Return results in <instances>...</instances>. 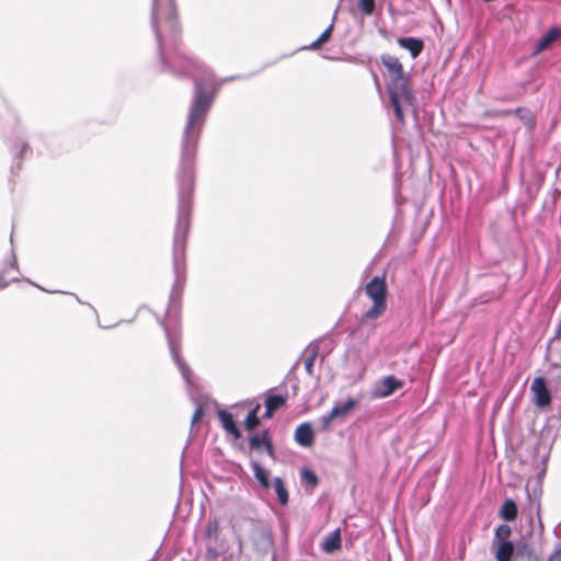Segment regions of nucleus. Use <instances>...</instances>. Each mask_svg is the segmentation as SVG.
I'll use <instances>...</instances> for the list:
<instances>
[{
  "label": "nucleus",
  "mask_w": 561,
  "mask_h": 561,
  "mask_svg": "<svg viewBox=\"0 0 561 561\" xmlns=\"http://www.w3.org/2000/svg\"><path fill=\"white\" fill-rule=\"evenodd\" d=\"M231 77L221 80L211 90H207L204 82L197 78L192 104L181 140V157L178 181V218L173 238V267L176 283L180 282V273L184 262L185 243L191 227V214L193 208V191L195 183V157L206 115L211 107L216 92L224 82L239 79Z\"/></svg>",
  "instance_id": "obj_1"
},
{
  "label": "nucleus",
  "mask_w": 561,
  "mask_h": 561,
  "mask_svg": "<svg viewBox=\"0 0 561 561\" xmlns=\"http://www.w3.org/2000/svg\"><path fill=\"white\" fill-rule=\"evenodd\" d=\"M151 27L156 35L162 70L176 76L208 75L206 67L180 49V24L174 0H152Z\"/></svg>",
  "instance_id": "obj_2"
},
{
  "label": "nucleus",
  "mask_w": 561,
  "mask_h": 561,
  "mask_svg": "<svg viewBox=\"0 0 561 561\" xmlns=\"http://www.w3.org/2000/svg\"><path fill=\"white\" fill-rule=\"evenodd\" d=\"M390 104L393 108L396 118L399 123H404V110L415 106V95L413 94L410 77L399 79H389L387 82Z\"/></svg>",
  "instance_id": "obj_3"
},
{
  "label": "nucleus",
  "mask_w": 561,
  "mask_h": 561,
  "mask_svg": "<svg viewBox=\"0 0 561 561\" xmlns=\"http://www.w3.org/2000/svg\"><path fill=\"white\" fill-rule=\"evenodd\" d=\"M365 293L373 300V306L362 316V325L378 319L387 309V285L385 276H375L371 278L365 287Z\"/></svg>",
  "instance_id": "obj_4"
},
{
  "label": "nucleus",
  "mask_w": 561,
  "mask_h": 561,
  "mask_svg": "<svg viewBox=\"0 0 561 561\" xmlns=\"http://www.w3.org/2000/svg\"><path fill=\"white\" fill-rule=\"evenodd\" d=\"M173 360L175 365L178 366L179 370L182 374L183 379L185 380L187 387H188V393L192 399V401L195 403V411L192 416V428L195 426L196 423L201 421V419L204 415V404L203 402L195 397L193 393V380H192V371L190 367L186 365V363L181 357L180 353H173Z\"/></svg>",
  "instance_id": "obj_5"
},
{
  "label": "nucleus",
  "mask_w": 561,
  "mask_h": 561,
  "mask_svg": "<svg viewBox=\"0 0 561 561\" xmlns=\"http://www.w3.org/2000/svg\"><path fill=\"white\" fill-rule=\"evenodd\" d=\"M404 385L402 379L389 375L377 380L370 391L374 399H383L391 396L394 391L401 389Z\"/></svg>",
  "instance_id": "obj_6"
},
{
  "label": "nucleus",
  "mask_w": 561,
  "mask_h": 561,
  "mask_svg": "<svg viewBox=\"0 0 561 561\" xmlns=\"http://www.w3.org/2000/svg\"><path fill=\"white\" fill-rule=\"evenodd\" d=\"M530 391L534 394V403L538 408H545L550 404L551 396L543 377H536L533 380Z\"/></svg>",
  "instance_id": "obj_7"
},
{
  "label": "nucleus",
  "mask_w": 561,
  "mask_h": 561,
  "mask_svg": "<svg viewBox=\"0 0 561 561\" xmlns=\"http://www.w3.org/2000/svg\"><path fill=\"white\" fill-rule=\"evenodd\" d=\"M380 60L389 73V79H399L408 76L404 73L403 66L399 58L385 54L381 55Z\"/></svg>",
  "instance_id": "obj_8"
},
{
  "label": "nucleus",
  "mask_w": 561,
  "mask_h": 561,
  "mask_svg": "<svg viewBox=\"0 0 561 561\" xmlns=\"http://www.w3.org/2000/svg\"><path fill=\"white\" fill-rule=\"evenodd\" d=\"M295 440L302 447H310L314 442V433L310 423H301L295 431Z\"/></svg>",
  "instance_id": "obj_9"
},
{
  "label": "nucleus",
  "mask_w": 561,
  "mask_h": 561,
  "mask_svg": "<svg viewBox=\"0 0 561 561\" xmlns=\"http://www.w3.org/2000/svg\"><path fill=\"white\" fill-rule=\"evenodd\" d=\"M254 546L260 551H266L273 543L271 533L266 528L257 527L252 535Z\"/></svg>",
  "instance_id": "obj_10"
},
{
  "label": "nucleus",
  "mask_w": 561,
  "mask_h": 561,
  "mask_svg": "<svg viewBox=\"0 0 561 561\" xmlns=\"http://www.w3.org/2000/svg\"><path fill=\"white\" fill-rule=\"evenodd\" d=\"M561 36V30L558 27L550 28L536 43L534 54L538 55L547 49L554 41Z\"/></svg>",
  "instance_id": "obj_11"
},
{
  "label": "nucleus",
  "mask_w": 561,
  "mask_h": 561,
  "mask_svg": "<svg viewBox=\"0 0 561 561\" xmlns=\"http://www.w3.org/2000/svg\"><path fill=\"white\" fill-rule=\"evenodd\" d=\"M218 417L221 423L222 428L228 433L231 434L236 439L241 437L240 430L236 425L233 421V416L231 413L220 410L218 412Z\"/></svg>",
  "instance_id": "obj_12"
},
{
  "label": "nucleus",
  "mask_w": 561,
  "mask_h": 561,
  "mask_svg": "<svg viewBox=\"0 0 561 561\" xmlns=\"http://www.w3.org/2000/svg\"><path fill=\"white\" fill-rule=\"evenodd\" d=\"M398 44L402 48L408 49L413 58H416L424 47L423 42L415 37H400Z\"/></svg>",
  "instance_id": "obj_13"
},
{
  "label": "nucleus",
  "mask_w": 561,
  "mask_h": 561,
  "mask_svg": "<svg viewBox=\"0 0 561 561\" xmlns=\"http://www.w3.org/2000/svg\"><path fill=\"white\" fill-rule=\"evenodd\" d=\"M497 548L495 550L496 561H511L515 554L514 546L511 541L496 542Z\"/></svg>",
  "instance_id": "obj_14"
},
{
  "label": "nucleus",
  "mask_w": 561,
  "mask_h": 561,
  "mask_svg": "<svg viewBox=\"0 0 561 561\" xmlns=\"http://www.w3.org/2000/svg\"><path fill=\"white\" fill-rule=\"evenodd\" d=\"M322 550L327 553H332L341 548L340 530L336 529L327 536L321 545Z\"/></svg>",
  "instance_id": "obj_15"
},
{
  "label": "nucleus",
  "mask_w": 561,
  "mask_h": 561,
  "mask_svg": "<svg viewBox=\"0 0 561 561\" xmlns=\"http://www.w3.org/2000/svg\"><path fill=\"white\" fill-rule=\"evenodd\" d=\"M500 516L502 519L506 522H512L517 516V505L514 500L506 499L501 508H500Z\"/></svg>",
  "instance_id": "obj_16"
},
{
  "label": "nucleus",
  "mask_w": 561,
  "mask_h": 561,
  "mask_svg": "<svg viewBox=\"0 0 561 561\" xmlns=\"http://www.w3.org/2000/svg\"><path fill=\"white\" fill-rule=\"evenodd\" d=\"M250 447L252 449H261L263 446L266 447L268 454L273 453V446L271 440L267 437V433L264 432L262 435H253L249 440Z\"/></svg>",
  "instance_id": "obj_17"
},
{
  "label": "nucleus",
  "mask_w": 561,
  "mask_h": 561,
  "mask_svg": "<svg viewBox=\"0 0 561 561\" xmlns=\"http://www.w3.org/2000/svg\"><path fill=\"white\" fill-rule=\"evenodd\" d=\"M335 347L332 339L330 337H321L319 340H314L308 344L305 351H332Z\"/></svg>",
  "instance_id": "obj_18"
},
{
  "label": "nucleus",
  "mask_w": 561,
  "mask_h": 561,
  "mask_svg": "<svg viewBox=\"0 0 561 561\" xmlns=\"http://www.w3.org/2000/svg\"><path fill=\"white\" fill-rule=\"evenodd\" d=\"M251 467H252L254 477L257 479L260 484L264 489H268L270 488V479H268L270 473H268V471L266 469H264L260 463H257L255 461H253L251 463Z\"/></svg>",
  "instance_id": "obj_19"
},
{
  "label": "nucleus",
  "mask_w": 561,
  "mask_h": 561,
  "mask_svg": "<svg viewBox=\"0 0 561 561\" xmlns=\"http://www.w3.org/2000/svg\"><path fill=\"white\" fill-rule=\"evenodd\" d=\"M357 404L356 400L353 398H348L344 403H335L331 410L332 415L335 417L346 415L355 405Z\"/></svg>",
  "instance_id": "obj_20"
},
{
  "label": "nucleus",
  "mask_w": 561,
  "mask_h": 561,
  "mask_svg": "<svg viewBox=\"0 0 561 561\" xmlns=\"http://www.w3.org/2000/svg\"><path fill=\"white\" fill-rule=\"evenodd\" d=\"M260 409L261 404L256 403L254 408L247 414L244 420V426L247 431H253L260 424V419L257 416Z\"/></svg>",
  "instance_id": "obj_21"
},
{
  "label": "nucleus",
  "mask_w": 561,
  "mask_h": 561,
  "mask_svg": "<svg viewBox=\"0 0 561 561\" xmlns=\"http://www.w3.org/2000/svg\"><path fill=\"white\" fill-rule=\"evenodd\" d=\"M512 561H538L536 554L527 546H523L515 551Z\"/></svg>",
  "instance_id": "obj_22"
},
{
  "label": "nucleus",
  "mask_w": 561,
  "mask_h": 561,
  "mask_svg": "<svg viewBox=\"0 0 561 561\" xmlns=\"http://www.w3.org/2000/svg\"><path fill=\"white\" fill-rule=\"evenodd\" d=\"M287 396L267 394L265 405H268L274 412L286 404Z\"/></svg>",
  "instance_id": "obj_23"
},
{
  "label": "nucleus",
  "mask_w": 561,
  "mask_h": 561,
  "mask_svg": "<svg viewBox=\"0 0 561 561\" xmlns=\"http://www.w3.org/2000/svg\"><path fill=\"white\" fill-rule=\"evenodd\" d=\"M332 32H333V22L307 48L311 49V50H316V49L320 48L330 38Z\"/></svg>",
  "instance_id": "obj_24"
},
{
  "label": "nucleus",
  "mask_w": 561,
  "mask_h": 561,
  "mask_svg": "<svg viewBox=\"0 0 561 561\" xmlns=\"http://www.w3.org/2000/svg\"><path fill=\"white\" fill-rule=\"evenodd\" d=\"M274 489L277 494L279 503L282 505H286L288 503V493L285 489L283 480L278 477L274 479Z\"/></svg>",
  "instance_id": "obj_25"
},
{
  "label": "nucleus",
  "mask_w": 561,
  "mask_h": 561,
  "mask_svg": "<svg viewBox=\"0 0 561 561\" xmlns=\"http://www.w3.org/2000/svg\"><path fill=\"white\" fill-rule=\"evenodd\" d=\"M511 527L506 524H503V525H500L496 529H495V534H494V541H493V545L495 546L496 542H504V541H508V537L511 536Z\"/></svg>",
  "instance_id": "obj_26"
},
{
  "label": "nucleus",
  "mask_w": 561,
  "mask_h": 561,
  "mask_svg": "<svg viewBox=\"0 0 561 561\" xmlns=\"http://www.w3.org/2000/svg\"><path fill=\"white\" fill-rule=\"evenodd\" d=\"M218 534H219V522L216 518L209 519L206 525V528H205L206 537L208 539L216 540L218 537Z\"/></svg>",
  "instance_id": "obj_27"
},
{
  "label": "nucleus",
  "mask_w": 561,
  "mask_h": 561,
  "mask_svg": "<svg viewBox=\"0 0 561 561\" xmlns=\"http://www.w3.org/2000/svg\"><path fill=\"white\" fill-rule=\"evenodd\" d=\"M165 334H167L170 351H178L181 347L180 337H179L178 333L170 332L165 328Z\"/></svg>",
  "instance_id": "obj_28"
},
{
  "label": "nucleus",
  "mask_w": 561,
  "mask_h": 561,
  "mask_svg": "<svg viewBox=\"0 0 561 561\" xmlns=\"http://www.w3.org/2000/svg\"><path fill=\"white\" fill-rule=\"evenodd\" d=\"M358 7L363 14L371 15L375 11V0H358Z\"/></svg>",
  "instance_id": "obj_29"
},
{
  "label": "nucleus",
  "mask_w": 561,
  "mask_h": 561,
  "mask_svg": "<svg viewBox=\"0 0 561 561\" xmlns=\"http://www.w3.org/2000/svg\"><path fill=\"white\" fill-rule=\"evenodd\" d=\"M28 145L26 141L21 140L11 147V151L15 156V159H21L23 152L27 149Z\"/></svg>",
  "instance_id": "obj_30"
},
{
  "label": "nucleus",
  "mask_w": 561,
  "mask_h": 561,
  "mask_svg": "<svg viewBox=\"0 0 561 561\" xmlns=\"http://www.w3.org/2000/svg\"><path fill=\"white\" fill-rule=\"evenodd\" d=\"M513 114V110H490L485 111L486 117H504Z\"/></svg>",
  "instance_id": "obj_31"
},
{
  "label": "nucleus",
  "mask_w": 561,
  "mask_h": 561,
  "mask_svg": "<svg viewBox=\"0 0 561 561\" xmlns=\"http://www.w3.org/2000/svg\"><path fill=\"white\" fill-rule=\"evenodd\" d=\"M336 419L334 415H332V412L330 411L328 414L321 416L320 422L323 431H327L330 428L332 421Z\"/></svg>",
  "instance_id": "obj_32"
},
{
  "label": "nucleus",
  "mask_w": 561,
  "mask_h": 561,
  "mask_svg": "<svg viewBox=\"0 0 561 561\" xmlns=\"http://www.w3.org/2000/svg\"><path fill=\"white\" fill-rule=\"evenodd\" d=\"M513 114L518 116L522 121L531 122V118L529 117V112L523 107H517L513 110Z\"/></svg>",
  "instance_id": "obj_33"
},
{
  "label": "nucleus",
  "mask_w": 561,
  "mask_h": 561,
  "mask_svg": "<svg viewBox=\"0 0 561 561\" xmlns=\"http://www.w3.org/2000/svg\"><path fill=\"white\" fill-rule=\"evenodd\" d=\"M302 478L308 482V483H311V484H316L318 482V479H317V476L312 472V471H309V470H305L302 472Z\"/></svg>",
  "instance_id": "obj_34"
},
{
  "label": "nucleus",
  "mask_w": 561,
  "mask_h": 561,
  "mask_svg": "<svg viewBox=\"0 0 561 561\" xmlns=\"http://www.w3.org/2000/svg\"><path fill=\"white\" fill-rule=\"evenodd\" d=\"M548 561H561V548L556 550L548 559Z\"/></svg>",
  "instance_id": "obj_35"
},
{
  "label": "nucleus",
  "mask_w": 561,
  "mask_h": 561,
  "mask_svg": "<svg viewBox=\"0 0 561 561\" xmlns=\"http://www.w3.org/2000/svg\"><path fill=\"white\" fill-rule=\"evenodd\" d=\"M317 354L318 353H312L311 357L306 360V367L308 370L311 368V366L317 357Z\"/></svg>",
  "instance_id": "obj_36"
},
{
  "label": "nucleus",
  "mask_w": 561,
  "mask_h": 561,
  "mask_svg": "<svg viewBox=\"0 0 561 561\" xmlns=\"http://www.w3.org/2000/svg\"><path fill=\"white\" fill-rule=\"evenodd\" d=\"M274 414V411L268 407V405H265V412H264V417L265 419H271Z\"/></svg>",
  "instance_id": "obj_37"
},
{
  "label": "nucleus",
  "mask_w": 561,
  "mask_h": 561,
  "mask_svg": "<svg viewBox=\"0 0 561 561\" xmlns=\"http://www.w3.org/2000/svg\"><path fill=\"white\" fill-rule=\"evenodd\" d=\"M10 282H7V280H2V278L0 277V288H4L9 285Z\"/></svg>",
  "instance_id": "obj_38"
},
{
  "label": "nucleus",
  "mask_w": 561,
  "mask_h": 561,
  "mask_svg": "<svg viewBox=\"0 0 561 561\" xmlns=\"http://www.w3.org/2000/svg\"><path fill=\"white\" fill-rule=\"evenodd\" d=\"M11 267H12V268H18V262H16L15 256H13V260H12V262H11Z\"/></svg>",
  "instance_id": "obj_39"
},
{
  "label": "nucleus",
  "mask_w": 561,
  "mask_h": 561,
  "mask_svg": "<svg viewBox=\"0 0 561 561\" xmlns=\"http://www.w3.org/2000/svg\"><path fill=\"white\" fill-rule=\"evenodd\" d=\"M374 78H375V81H376L377 85L379 87V83H378V79H377V75H376V73H374Z\"/></svg>",
  "instance_id": "obj_40"
},
{
  "label": "nucleus",
  "mask_w": 561,
  "mask_h": 561,
  "mask_svg": "<svg viewBox=\"0 0 561 561\" xmlns=\"http://www.w3.org/2000/svg\"><path fill=\"white\" fill-rule=\"evenodd\" d=\"M550 355H552V353H547L546 359L550 360Z\"/></svg>",
  "instance_id": "obj_41"
},
{
  "label": "nucleus",
  "mask_w": 561,
  "mask_h": 561,
  "mask_svg": "<svg viewBox=\"0 0 561 561\" xmlns=\"http://www.w3.org/2000/svg\"><path fill=\"white\" fill-rule=\"evenodd\" d=\"M16 280H18V277H13V278L11 279V282H16Z\"/></svg>",
  "instance_id": "obj_42"
}]
</instances>
